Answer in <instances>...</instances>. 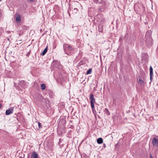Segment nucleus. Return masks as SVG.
<instances>
[{
	"label": "nucleus",
	"mask_w": 158,
	"mask_h": 158,
	"mask_svg": "<svg viewBox=\"0 0 158 158\" xmlns=\"http://www.w3.org/2000/svg\"><path fill=\"white\" fill-rule=\"evenodd\" d=\"M98 31L100 32H102V27L101 26H99L98 27Z\"/></svg>",
	"instance_id": "obj_15"
},
{
	"label": "nucleus",
	"mask_w": 158,
	"mask_h": 158,
	"mask_svg": "<svg viewBox=\"0 0 158 158\" xmlns=\"http://www.w3.org/2000/svg\"><path fill=\"white\" fill-rule=\"evenodd\" d=\"M92 111H93L94 113V112H95V110L94 109H94L92 108Z\"/></svg>",
	"instance_id": "obj_20"
},
{
	"label": "nucleus",
	"mask_w": 158,
	"mask_h": 158,
	"mask_svg": "<svg viewBox=\"0 0 158 158\" xmlns=\"http://www.w3.org/2000/svg\"><path fill=\"white\" fill-rule=\"evenodd\" d=\"M38 126H39V129H40V128H42V127L41 124L40 123L38 122Z\"/></svg>",
	"instance_id": "obj_18"
},
{
	"label": "nucleus",
	"mask_w": 158,
	"mask_h": 158,
	"mask_svg": "<svg viewBox=\"0 0 158 158\" xmlns=\"http://www.w3.org/2000/svg\"><path fill=\"white\" fill-rule=\"evenodd\" d=\"M30 53H31V51H30L29 52H27V54H26V56H29L30 55Z\"/></svg>",
	"instance_id": "obj_19"
},
{
	"label": "nucleus",
	"mask_w": 158,
	"mask_h": 158,
	"mask_svg": "<svg viewBox=\"0 0 158 158\" xmlns=\"http://www.w3.org/2000/svg\"><path fill=\"white\" fill-rule=\"evenodd\" d=\"M152 143L155 147H157L158 145V139L156 137H154L152 140Z\"/></svg>",
	"instance_id": "obj_5"
},
{
	"label": "nucleus",
	"mask_w": 158,
	"mask_h": 158,
	"mask_svg": "<svg viewBox=\"0 0 158 158\" xmlns=\"http://www.w3.org/2000/svg\"><path fill=\"white\" fill-rule=\"evenodd\" d=\"M106 110H107V108H106Z\"/></svg>",
	"instance_id": "obj_28"
},
{
	"label": "nucleus",
	"mask_w": 158,
	"mask_h": 158,
	"mask_svg": "<svg viewBox=\"0 0 158 158\" xmlns=\"http://www.w3.org/2000/svg\"><path fill=\"white\" fill-rule=\"evenodd\" d=\"M65 48H67L68 50L70 51L74 49L71 46L68 44H64L63 45V49L65 52Z\"/></svg>",
	"instance_id": "obj_3"
},
{
	"label": "nucleus",
	"mask_w": 158,
	"mask_h": 158,
	"mask_svg": "<svg viewBox=\"0 0 158 158\" xmlns=\"http://www.w3.org/2000/svg\"><path fill=\"white\" fill-rule=\"evenodd\" d=\"M138 83L142 86H144L146 84V82L144 81V79L143 80L141 79L140 78L139 79V80H138Z\"/></svg>",
	"instance_id": "obj_7"
},
{
	"label": "nucleus",
	"mask_w": 158,
	"mask_h": 158,
	"mask_svg": "<svg viewBox=\"0 0 158 158\" xmlns=\"http://www.w3.org/2000/svg\"><path fill=\"white\" fill-rule=\"evenodd\" d=\"M20 158H22V157H20Z\"/></svg>",
	"instance_id": "obj_27"
},
{
	"label": "nucleus",
	"mask_w": 158,
	"mask_h": 158,
	"mask_svg": "<svg viewBox=\"0 0 158 158\" xmlns=\"http://www.w3.org/2000/svg\"><path fill=\"white\" fill-rule=\"evenodd\" d=\"M2 105L1 104H0V109L2 107Z\"/></svg>",
	"instance_id": "obj_24"
},
{
	"label": "nucleus",
	"mask_w": 158,
	"mask_h": 158,
	"mask_svg": "<svg viewBox=\"0 0 158 158\" xmlns=\"http://www.w3.org/2000/svg\"><path fill=\"white\" fill-rule=\"evenodd\" d=\"M89 98L91 107L92 108L94 109V103H95V100L94 95L92 94L90 95Z\"/></svg>",
	"instance_id": "obj_2"
},
{
	"label": "nucleus",
	"mask_w": 158,
	"mask_h": 158,
	"mask_svg": "<svg viewBox=\"0 0 158 158\" xmlns=\"http://www.w3.org/2000/svg\"><path fill=\"white\" fill-rule=\"evenodd\" d=\"M41 88L42 90H44L45 88V85L44 84H42L41 85Z\"/></svg>",
	"instance_id": "obj_14"
},
{
	"label": "nucleus",
	"mask_w": 158,
	"mask_h": 158,
	"mask_svg": "<svg viewBox=\"0 0 158 158\" xmlns=\"http://www.w3.org/2000/svg\"><path fill=\"white\" fill-rule=\"evenodd\" d=\"M53 63L55 67L58 68V69H60L61 68L60 62L56 61L53 62Z\"/></svg>",
	"instance_id": "obj_6"
},
{
	"label": "nucleus",
	"mask_w": 158,
	"mask_h": 158,
	"mask_svg": "<svg viewBox=\"0 0 158 158\" xmlns=\"http://www.w3.org/2000/svg\"><path fill=\"white\" fill-rule=\"evenodd\" d=\"M14 108L11 107L6 110L5 114L6 115H9L13 113Z\"/></svg>",
	"instance_id": "obj_4"
},
{
	"label": "nucleus",
	"mask_w": 158,
	"mask_h": 158,
	"mask_svg": "<svg viewBox=\"0 0 158 158\" xmlns=\"http://www.w3.org/2000/svg\"><path fill=\"white\" fill-rule=\"evenodd\" d=\"M2 0H0V1H1Z\"/></svg>",
	"instance_id": "obj_29"
},
{
	"label": "nucleus",
	"mask_w": 158,
	"mask_h": 158,
	"mask_svg": "<svg viewBox=\"0 0 158 158\" xmlns=\"http://www.w3.org/2000/svg\"><path fill=\"white\" fill-rule=\"evenodd\" d=\"M38 154L35 152H33L31 154V158H38Z\"/></svg>",
	"instance_id": "obj_8"
},
{
	"label": "nucleus",
	"mask_w": 158,
	"mask_h": 158,
	"mask_svg": "<svg viewBox=\"0 0 158 158\" xmlns=\"http://www.w3.org/2000/svg\"><path fill=\"white\" fill-rule=\"evenodd\" d=\"M30 2H33L34 0H29Z\"/></svg>",
	"instance_id": "obj_25"
},
{
	"label": "nucleus",
	"mask_w": 158,
	"mask_h": 158,
	"mask_svg": "<svg viewBox=\"0 0 158 158\" xmlns=\"http://www.w3.org/2000/svg\"><path fill=\"white\" fill-rule=\"evenodd\" d=\"M100 3H101V5L99 6L98 10L100 11H103L106 8L107 2L106 1L103 0Z\"/></svg>",
	"instance_id": "obj_1"
},
{
	"label": "nucleus",
	"mask_w": 158,
	"mask_h": 158,
	"mask_svg": "<svg viewBox=\"0 0 158 158\" xmlns=\"http://www.w3.org/2000/svg\"><path fill=\"white\" fill-rule=\"evenodd\" d=\"M92 72V69H89L87 71L86 74H90Z\"/></svg>",
	"instance_id": "obj_17"
},
{
	"label": "nucleus",
	"mask_w": 158,
	"mask_h": 158,
	"mask_svg": "<svg viewBox=\"0 0 158 158\" xmlns=\"http://www.w3.org/2000/svg\"><path fill=\"white\" fill-rule=\"evenodd\" d=\"M97 142L98 144H101L103 143V139L101 138H99L97 139Z\"/></svg>",
	"instance_id": "obj_11"
},
{
	"label": "nucleus",
	"mask_w": 158,
	"mask_h": 158,
	"mask_svg": "<svg viewBox=\"0 0 158 158\" xmlns=\"http://www.w3.org/2000/svg\"><path fill=\"white\" fill-rule=\"evenodd\" d=\"M146 43L147 44H151V38L150 37H148V39H147L145 41Z\"/></svg>",
	"instance_id": "obj_9"
},
{
	"label": "nucleus",
	"mask_w": 158,
	"mask_h": 158,
	"mask_svg": "<svg viewBox=\"0 0 158 158\" xmlns=\"http://www.w3.org/2000/svg\"><path fill=\"white\" fill-rule=\"evenodd\" d=\"M16 20L17 22H20L21 21V17L20 15L18 14L17 15Z\"/></svg>",
	"instance_id": "obj_10"
},
{
	"label": "nucleus",
	"mask_w": 158,
	"mask_h": 158,
	"mask_svg": "<svg viewBox=\"0 0 158 158\" xmlns=\"http://www.w3.org/2000/svg\"><path fill=\"white\" fill-rule=\"evenodd\" d=\"M149 70L150 75H153V69L151 66L150 67Z\"/></svg>",
	"instance_id": "obj_13"
},
{
	"label": "nucleus",
	"mask_w": 158,
	"mask_h": 158,
	"mask_svg": "<svg viewBox=\"0 0 158 158\" xmlns=\"http://www.w3.org/2000/svg\"><path fill=\"white\" fill-rule=\"evenodd\" d=\"M74 10H77V9H76V8H75V9H74Z\"/></svg>",
	"instance_id": "obj_26"
},
{
	"label": "nucleus",
	"mask_w": 158,
	"mask_h": 158,
	"mask_svg": "<svg viewBox=\"0 0 158 158\" xmlns=\"http://www.w3.org/2000/svg\"><path fill=\"white\" fill-rule=\"evenodd\" d=\"M103 0H94L97 3H100Z\"/></svg>",
	"instance_id": "obj_16"
},
{
	"label": "nucleus",
	"mask_w": 158,
	"mask_h": 158,
	"mask_svg": "<svg viewBox=\"0 0 158 158\" xmlns=\"http://www.w3.org/2000/svg\"><path fill=\"white\" fill-rule=\"evenodd\" d=\"M103 147L104 148H106V145L105 143H104L103 144Z\"/></svg>",
	"instance_id": "obj_23"
},
{
	"label": "nucleus",
	"mask_w": 158,
	"mask_h": 158,
	"mask_svg": "<svg viewBox=\"0 0 158 158\" xmlns=\"http://www.w3.org/2000/svg\"><path fill=\"white\" fill-rule=\"evenodd\" d=\"M150 158H153L152 154L151 153L150 154Z\"/></svg>",
	"instance_id": "obj_21"
},
{
	"label": "nucleus",
	"mask_w": 158,
	"mask_h": 158,
	"mask_svg": "<svg viewBox=\"0 0 158 158\" xmlns=\"http://www.w3.org/2000/svg\"><path fill=\"white\" fill-rule=\"evenodd\" d=\"M48 51V48H47V47L43 51L42 53H41V55H42V56L44 55L46 53H47Z\"/></svg>",
	"instance_id": "obj_12"
},
{
	"label": "nucleus",
	"mask_w": 158,
	"mask_h": 158,
	"mask_svg": "<svg viewBox=\"0 0 158 158\" xmlns=\"http://www.w3.org/2000/svg\"><path fill=\"white\" fill-rule=\"evenodd\" d=\"M150 80H151V81H152V77L153 76V75H150Z\"/></svg>",
	"instance_id": "obj_22"
}]
</instances>
